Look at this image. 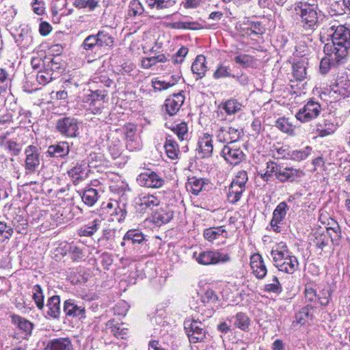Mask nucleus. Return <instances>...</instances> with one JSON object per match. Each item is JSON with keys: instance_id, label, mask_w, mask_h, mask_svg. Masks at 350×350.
<instances>
[{"instance_id": "1", "label": "nucleus", "mask_w": 350, "mask_h": 350, "mask_svg": "<svg viewBox=\"0 0 350 350\" xmlns=\"http://www.w3.org/2000/svg\"><path fill=\"white\" fill-rule=\"evenodd\" d=\"M317 6L315 4L299 2L295 5V11L301 18L306 29H314L318 22Z\"/></svg>"}, {"instance_id": "2", "label": "nucleus", "mask_w": 350, "mask_h": 350, "mask_svg": "<svg viewBox=\"0 0 350 350\" xmlns=\"http://www.w3.org/2000/svg\"><path fill=\"white\" fill-rule=\"evenodd\" d=\"M193 258L200 265H211L218 263H225L230 260L228 254L218 250L204 251L193 253Z\"/></svg>"}, {"instance_id": "3", "label": "nucleus", "mask_w": 350, "mask_h": 350, "mask_svg": "<svg viewBox=\"0 0 350 350\" xmlns=\"http://www.w3.org/2000/svg\"><path fill=\"white\" fill-rule=\"evenodd\" d=\"M327 33L336 45L345 47L347 50L350 48V30L345 26L335 23L327 29Z\"/></svg>"}, {"instance_id": "4", "label": "nucleus", "mask_w": 350, "mask_h": 350, "mask_svg": "<svg viewBox=\"0 0 350 350\" xmlns=\"http://www.w3.org/2000/svg\"><path fill=\"white\" fill-rule=\"evenodd\" d=\"M184 325L191 342H202L206 338L204 325L201 321L188 319L185 321Z\"/></svg>"}, {"instance_id": "5", "label": "nucleus", "mask_w": 350, "mask_h": 350, "mask_svg": "<svg viewBox=\"0 0 350 350\" xmlns=\"http://www.w3.org/2000/svg\"><path fill=\"white\" fill-rule=\"evenodd\" d=\"M327 94L330 99L340 100L349 96L350 94V81L347 79H340L327 90Z\"/></svg>"}, {"instance_id": "6", "label": "nucleus", "mask_w": 350, "mask_h": 350, "mask_svg": "<svg viewBox=\"0 0 350 350\" xmlns=\"http://www.w3.org/2000/svg\"><path fill=\"white\" fill-rule=\"evenodd\" d=\"M221 155L227 162L232 165L240 163L245 157L242 150L235 143L226 145L222 149Z\"/></svg>"}, {"instance_id": "7", "label": "nucleus", "mask_w": 350, "mask_h": 350, "mask_svg": "<svg viewBox=\"0 0 350 350\" xmlns=\"http://www.w3.org/2000/svg\"><path fill=\"white\" fill-rule=\"evenodd\" d=\"M57 131L68 137H76L79 131V123L74 119L66 118L57 121L56 125Z\"/></svg>"}, {"instance_id": "8", "label": "nucleus", "mask_w": 350, "mask_h": 350, "mask_svg": "<svg viewBox=\"0 0 350 350\" xmlns=\"http://www.w3.org/2000/svg\"><path fill=\"white\" fill-rule=\"evenodd\" d=\"M320 111L321 106L318 103L309 101L296 114V118L301 122H308L317 118Z\"/></svg>"}, {"instance_id": "9", "label": "nucleus", "mask_w": 350, "mask_h": 350, "mask_svg": "<svg viewBox=\"0 0 350 350\" xmlns=\"http://www.w3.org/2000/svg\"><path fill=\"white\" fill-rule=\"evenodd\" d=\"M241 131L238 129L226 126L221 127L217 132V140L228 144L235 143L241 137Z\"/></svg>"}, {"instance_id": "10", "label": "nucleus", "mask_w": 350, "mask_h": 350, "mask_svg": "<svg viewBox=\"0 0 350 350\" xmlns=\"http://www.w3.org/2000/svg\"><path fill=\"white\" fill-rule=\"evenodd\" d=\"M271 256L275 267H281V265L282 266L281 262L295 256L291 255L284 243L280 242L273 247L271 251Z\"/></svg>"}, {"instance_id": "11", "label": "nucleus", "mask_w": 350, "mask_h": 350, "mask_svg": "<svg viewBox=\"0 0 350 350\" xmlns=\"http://www.w3.org/2000/svg\"><path fill=\"white\" fill-rule=\"evenodd\" d=\"M323 51L325 55L334 60V62H340L347 55V49L342 46L336 45L331 41L325 44Z\"/></svg>"}, {"instance_id": "12", "label": "nucleus", "mask_w": 350, "mask_h": 350, "mask_svg": "<svg viewBox=\"0 0 350 350\" xmlns=\"http://www.w3.org/2000/svg\"><path fill=\"white\" fill-rule=\"evenodd\" d=\"M137 180L141 185L151 188H159L164 183V180L154 172L140 174Z\"/></svg>"}, {"instance_id": "13", "label": "nucleus", "mask_w": 350, "mask_h": 350, "mask_svg": "<svg viewBox=\"0 0 350 350\" xmlns=\"http://www.w3.org/2000/svg\"><path fill=\"white\" fill-rule=\"evenodd\" d=\"M25 169L29 172H34L40 165V153L37 147L29 146L25 150Z\"/></svg>"}, {"instance_id": "14", "label": "nucleus", "mask_w": 350, "mask_h": 350, "mask_svg": "<svg viewBox=\"0 0 350 350\" xmlns=\"http://www.w3.org/2000/svg\"><path fill=\"white\" fill-rule=\"evenodd\" d=\"M185 96L181 93L174 94L165 100V109L170 116L175 115L182 106Z\"/></svg>"}, {"instance_id": "15", "label": "nucleus", "mask_w": 350, "mask_h": 350, "mask_svg": "<svg viewBox=\"0 0 350 350\" xmlns=\"http://www.w3.org/2000/svg\"><path fill=\"white\" fill-rule=\"evenodd\" d=\"M250 266L253 273L259 279L263 278L267 274V268L262 256L254 254L250 258Z\"/></svg>"}, {"instance_id": "16", "label": "nucleus", "mask_w": 350, "mask_h": 350, "mask_svg": "<svg viewBox=\"0 0 350 350\" xmlns=\"http://www.w3.org/2000/svg\"><path fill=\"white\" fill-rule=\"evenodd\" d=\"M160 200L157 196L149 193H142L136 199V204L141 207V211H146L159 205Z\"/></svg>"}, {"instance_id": "17", "label": "nucleus", "mask_w": 350, "mask_h": 350, "mask_svg": "<svg viewBox=\"0 0 350 350\" xmlns=\"http://www.w3.org/2000/svg\"><path fill=\"white\" fill-rule=\"evenodd\" d=\"M288 210V206L284 202H280L277 206L276 208L273 211V218L271 221V225L273 228H274V230H278V225L284 220Z\"/></svg>"}, {"instance_id": "18", "label": "nucleus", "mask_w": 350, "mask_h": 350, "mask_svg": "<svg viewBox=\"0 0 350 350\" xmlns=\"http://www.w3.org/2000/svg\"><path fill=\"white\" fill-rule=\"evenodd\" d=\"M64 310L67 315L85 317V307L83 304H77L72 300L69 299L64 302Z\"/></svg>"}, {"instance_id": "19", "label": "nucleus", "mask_w": 350, "mask_h": 350, "mask_svg": "<svg viewBox=\"0 0 350 350\" xmlns=\"http://www.w3.org/2000/svg\"><path fill=\"white\" fill-rule=\"evenodd\" d=\"M44 350H72L71 342L68 338H60L49 341Z\"/></svg>"}, {"instance_id": "20", "label": "nucleus", "mask_w": 350, "mask_h": 350, "mask_svg": "<svg viewBox=\"0 0 350 350\" xmlns=\"http://www.w3.org/2000/svg\"><path fill=\"white\" fill-rule=\"evenodd\" d=\"M301 175L302 172L299 170L293 168L282 169L280 166V170L278 172L277 178L282 182L293 181L297 178L300 177Z\"/></svg>"}, {"instance_id": "21", "label": "nucleus", "mask_w": 350, "mask_h": 350, "mask_svg": "<svg viewBox=\"0 0 350 350\" xmlns=\"http://www.w3.org/2000/svg\"><path fill=\"white\" fill-rule=\"evenodd\" d=\"M199 150L203 157H209L213 151L212 137L208 133H204L199 142Z\"/></svg>"}, {"instance_id": "22", "label": "nucleus", "mask_w": 350, "mask_h": 350, "mask_svg": "<svg viewBox=\"0 0 350 350\" xmlns=\"http://www.w3.org/2000/svg\"><path fill=\"white\" fill-rule=\"evenodd\" d=\"M204 236L207 241L213 242L216 239H219L220 237L224 239L227 238L228 233L226 230L222 226H221L205 230Z\"/></svg>"}, {"instance_id": "23", "label": "nucleus", "mask_w": 350, "mask_h": 350, "mask_svg": "<svg viewBox=\"0 0 350 350\" xmlns=\"http://www.w3.org/2000/svg\"><path fill=\"white\" fill-rule=\"evenodd\" d=\"M192 72L202 78L207 70L206 58L204 55H198L191 66Z\"/></svg>"}, {"instance_id": "24", "label": "nucleus", "mask_w": 350, "mask_h": 350, "mask_svg": "<svg viewBox=\"0 0 350 350\" xmlns=\"http://www.w3.org/2000/svg\"><path fill=\"white\" fill-rule=\"evenodd\" d=\"M70 149L67 142H59L57 145L49 147L48 152L53 157H64L69 153Z\"/></svg>"}, {"instance_id": "25", "label": "nucleus", "mask_w": 350, "mask_h": 350, "mask_svg": "<svg viewBox=\"0 0 350 350\" xmlns=\"http://www.w3.org/2000/svg\"><path fill=\"white\" fill-rule=\"evenodd\" d=\"M136 128L134 125H129L126 127V136L127 139V147L131 150L139 148V139L135 134Z\"/></svg>"}, {"instance_id": "26", "label": "nucleus", "mask_w": 350, "mask_h": 350, "mask_svg": "<svg viewBox=\"0 0 350 350\" xmlns=\"http://www.w3.org/2000/svg\"><path fill=\"white\" fill-rule=\"evenodd\" d=\"M46 306L49 308L48 314L53 318H57L60 314V299L59 296H53L49 298Z\"/></svg>"}, {"instance_id": "27", "label": "nucleus", "mask_w": 350, "mask_h": 350, "mask_svg": "<svg viewBox=\"0 0 350 350\" xmlns=\"http://www.w3.org/2000/svg\"><path fill=\"white\" fill-rule=\"evenodd\" d=\"M282 266L276 267L279 271H283L287 273H293L297 269L299 263L295 256L293 258H288L287 260L281 262Z\"/></svg>"}, {"instance_id": "28", "label": "nucleus", "mask_w": 350, "mask_h": 350, "mask_svg": "<svg viewBox=\"0 0 350 350\" xmlns=\"http://www.w3.org/2000/svg\"><path fill=\"white\" fill-rule=\"evenodd\" d=\"M172 217L173 212L167 206L159 208L154 215V219L157 222L167 223Z\"/></svg>"}, {"instance_id": "29", "label": "nucleus", "mask_w": 350, "mask_h": 350, "mask_svg": "<svg viewBox=\"0 0 350 350\" xmlns=\"http://www.w3.org/2000/svg\"><path fill=\"white\" fill-rule=\"evenodd\" d=\"M176 0H146L149 8L157 10L167 9L176 3Z\"/></svg>"}, {"instance_id": "30", "label": "nucleus", "mask_w": 350, "mask_h": 350, "mask_svg": "<svg viewBox=\"0 0 350 350\" xmlns=\"http://www.w3.org/2000/svg\"><path fill=\"white\" fill-rule=\"evenodd\" d=\"M280 170V165L273 161L267 163V167L263 172L260 173L261 178L265 181H268L273 176H278V172Z\"/></svg>"}, {"instance_id": "31", "label": "nucleus", "mask_w": 350, "mask_h": 350, "mask_svg": "<svg viewBox=\"0 0 350 350\" xmlns=\"http://www.w3.org/2000/svg\"><path fill=\"white\" fill-rule=\"evenodd\" d=\"M110 329L111 332L116 337L124 338L129 332V329L126 327L124 323H113V321L110 323Z\"/></svg>"}, {"instance_id": "32", "label": "nucleus", "mask_w": 350, "mask_h": 350, "mask_svg": "<svg viewBox=\"0 0 350 350\" xmlns=\"http://www.w3.org/2000/svg\"><path fill=\"white\" fill-rule=\"evenodd\" d=\"M203 186L204 181L202 180L192 177L189 178L186 187L187 191L194 195H198L202 189Z\"/></svg>"}, {"instance_id": "33", "label": "nucleus", "mask_w": 350, "mask_h": 350, "mask_svg": "<svg viewBox=\"0 0 350 350\" xmlns=\"http://www.w3.org/2000/svg\"><path fill=\"white\" fill-rule=\"evenodd\" d=\"M310 151L311 148L309 146H306L301 150H293L287 153V155L290 157L291 159L297 161H300L306 159L310 154Z\"/></svg>"}, {"instance_id": "34", "label": "nucleus", "mask_w": 350, "mask_h": 350, "mask_svg": "<svg viewBox=\"0 0 350 350\" xmlns=\"http://www.w3.org/2000/svg\"><path fill=\"white\" fill-rule=\"evenodd\" d=\"M306 68L304 62H299L293 66V75L296 80L302 81L306 77Z\"/></svg>"}, {"instance_id": "35", "label": "nucleus", "mask_w": 350, "mask_h": 350, "mask_svg": "<svg viewBox=\"0 0 350 350\" xmlns=\"http://www.w3.org/2000/svg\"><path fill=\"white\" fill-rule=\"evenodd\" d=\"M165 152L169 158L175 159L178 157V148L176 142L171 139H167L165 144Z\"/></svg>"}, {"instance_id": "36", "label": "nucleus", "mask_w": 350, "mask_h": 350, "mask_svg": "<svg viewBox=\"0 0 350 350\" xmlns=\"http://www.w3.org/2000/svg\"><path fill=\"white\" fill-rule=\"evenodd\" d=\"M124 240L131 241L133 244H139L144 240V236L137 230H130L125 234Z\"/></svg>"}, {"instance_id": "37", "label": "nucleus", "mask_w": 350, "mask_h": 350, "mask_svg": "<svg viewBox=\"0 0 350 350\" xmlns=\"http://www.w3.org/2000/svg\"><path fill=\"white\" fill-rule=\"evenodd\" d=\"M12 320L13 322L26 334H29L31 332L33 325L29 321L18 316L13 317Z\"/></svg>"}, {"instance_id": "38", "label": "nucleus", "mask_w": 350, "mask_h": 350, "mask_svg": "<svg viewBox=\"0 0 350 350\" xmlns=\"http://www.w3.org/2000/svg\"><path fill=\"white\" fill-rule=\"evenodd\" d=\"M242 105L235 100H228L226 101L223 105V109L228 115H232L237 113L241 109Z\"/></svg>"}, {"instance_id": "39", "label": "nucleus", "mask_w": 350, "mask_h": 350, "mask_svg": "<svg viewBox=\"0 0 350 350\" xmlns=\"http://www.w3.org/2000/svg\"><path fill=\"white\" fill-rule=\"evenodd\" d=\"M83 201L89 206H92L98 200V193L94 189H86L82 196Z\"/></svg>"}, {"instance_id": "40", "label": "nucleus", "mask_w": 350, "mask_h": 350, "mask_svg": "<svg viewBox=\"0 0 350 350\" xmlns=\"http://www.w3.org/2000/svg\"><path fill=\"white\" fill-rule=\"evenodd\" d=\"M275 126L281 131L290 135H295V128L285 118H280L277 120Z\"/></svg>"}, {"instance_id": "41", "label": "nucleus", "mask_w": 350, "mask_h": 350, "mask_svg": "<svg viewBox=\"0 0 350 350\" xmlns=\"http://www.w3.org/2000/svg\"><path fill=\"white\" fill-rule=\"evenodd\" d=\"M329 240L334 244L338 245L340 237V230L338 225L335 227L325 228L324 229Z\"/></svg>"}, {"instance_id": "42", "label": "nucleus", "mask_w": 350, "mask_h": 350, "mask_svg": "<svg viewBox=\"0 0 350 350\" xmlns=\"http://www.w3.org/2000/svg\"><path fill=\"white\" fill-rule=\"evenodd\" d=\"M244 191L242 187H239L235 185H230L228 194V200L231 203H235L237 202L241 196L243 191Z\"/></svg>"}, {"instance_id": "43", "label": "nucleus", "mask_w": 350, "mask_h": 350, "mask_svg": "<svg viewBox=\"0 0 350 350\" xmlns=\"http://www.w3.org/2000/svg\"><path fill=\"white\" fill-rule=\"evenodd\" d=\"M329 241V237L326 235L324 229L315 232V242L319 248L322 250L323 247L328 245Z\"/></svg>"}, {"instance_id": "44", "label": "nucleus", "mask_w": 350, "mask_h": 350, "mask_svg": "<svg viewBox=\"0 0 350 350\" xmlns=\"http://www.w3.org/2000/svg\"><path fill=\"white\" fill-rule=\"evenodd\" d=\"M143 12L144 8L138 0L131 1L128 10L129 16H135L137 15H141Z\"/></svg>"}, {"instance_id": "45", "label": "nucleus", "mask_w": 350, "mask_h": 350, "mask_svg": "<svg viewBox=\"0 0 350 350\" xmlns=\"http://www.w3.org/2000/svg\"><path fill=\"white\" fill-rule=\"evenodd\" d=\"M98 46H111L113 42V38L105 31H100L96 34Z\"/></svg>"}, {"instance_id": "46", "label": "nucleus", "mask_w": 350, "mask_h": 350, "mask_svg": "<svg viewBox=\"0 0 350 350\" xmlns=\"http://www.w3.org/2000/svg\"><path fill=\"white\" fill-rule=\"evenodd\" d=\"M336 129V124H334L332 122H327L326 121L325 123V128L317 129L318 136L324 137L328 135H331L335 133Z\"/></svg>"}, {"instance_id": "47", "label": "nucleus", "mask_w": 350, "mask_h": 350, "mask_svg": "<svg viewBox=\"0 0 350 350\" xmlns=\"http://www.w3.org/2000/svg\"><path fill=\"white\" fill-rule=\"evenodd\" d=\"M172 131L178 136L180 140H184L187 137V125L185 122H181L172 129Z\"/></svg>"}, {"instance_id": "48", "label": "nucleus", "mask_w": 350, "mask_h": 350, "mask_svg": "<svg viewBox=\"0 0 350 350\" xmlns=\"http://www.w3.org/2000/svg\"><path fill=\"white\" fill-rule=\"evenodd\" d=\"M36 79L40 84L45 85L52 80V71L51 70H40L37 74Z\"/></svg>"}, {"instance_id": "49", "label": "nucleus", "mask_w": 350, "mask_h": 350, "mask_svg": "<svg viewBox=\"0 0 350 350\" xmlns=\"http://www.w3.org/2000/svg\"><path fill=\"white\" fill-rule=\"evenodd\" d=\"M236 63L241 65L245 68L251 67L254 65V58L249 55H240L234 59Z\"/></svg>"}, {"instance_id": "50", "label": "nucleus", "mask_w": 350, "mask_h": 350, "mask_svg": "<svg viewBox=\"0 0 350 350\" xmlns=\"http://www.w3.org/2000/svg\"><path fill=\"white\" fill-rule=\"evenodd\" d=\"M247 180V175L246 172L240 171L237 173L235 178L231 183V185H235L239 187H242V189H245V185Z\"/></svg>"}, {"instance_id": "51", "label": "nucleus", "mask_w": 350, "mask_h": 350, "mask_svg": "<svg viewBox=\"0 0 350 350\" xmlns=\"http://www.w3.org/2000/svg\"><path fill=\"white\" fill-rule=\"evenodd\" d=\"M234 324L239 328L245 330L249 325V319L243 313H238L236 316Z\"/></svg>"}, {"instance_id": "52", "label": "nucleus", "mask_w": 350, "mask_h": 350, "mask_svg": "<svg viewBox=\"0 0 350 350\" xmlns=\"http://www.w3.org/2000/svg\"><path fill=\"white\" fill-rule=\"evenodd\" d=\"M317 298L319 303L322 306L327 305L329 302V298L331 295L330 288L329 286L323 288L319 294H317Z\"/></svg>"}, {"instance_id": "53", "label": "nucleus", "mask_w": 350, "mask_h": 350, "mask_svg": "<svg viewBox=\"0 0 350 350\" xmlns=\"http://www.w3.org/2000/svg\"><path fill=\"white\" fill-rule=\"evenodd\" d=\"M33 299L37 306L40 309H42L44 306L43 295L41 288L39 285H35L33 286Z\"/></svg>"}, {"instance_id": "54", "label": "nucleus", "mask_w": 350, "mask_h": 350, "mask_svg": "<svg viewBox=\"0 0 350 350\" xmlns=\"http://www.w3.org/2000/svg\"><path fill=\"white\" fill-rule=\"evenodd\" d=\"M338 62H334L333 59H331L330 57L325 55V57H323L320 63V70L321 73L325 74L328 72L329 69L332 66H335Z\"/></svg>"}, {"instance_id": "55", "label": "nucleus", "mask_w": 350, "mask_h": 350, "mask_svg": "<svg viewBox=\"0 0 350 350\" xmlns=\"http://www.w3.org/2000/svg\"><path fill=\"white\" fill-rule=\"evenodd\" d=\"M230 70L228 66L220 65L213 73L215 79L230 77Z\"/></svg>"}, {"instance_id": "56", "label": "nucleus", "mask_w": 350, "mask_h": 350, "mask_svg": "<svg viewBox=\"0 0 350 350\" xmlns=\"http://www.w3.org/2000/svg\"><path fill=\"white\" fill-rule=\"evenodd\" d=\"M101 220L94 219L91 226L85 227L81 232L83 236H91L92 235L98 228Z\"/></svg>"}, {"instance_id": "57", "label": "nucleus", "mask_w": 350, "mask_h": 350, "mask_svg": "<svg viewBox=\"0 0 350 350\" xmlns=\"http://www.w3.org/2000/svg\"><path fill=\"white\" fill-rule=\"evenodd\" d=\"M96 45H98L96 35H91L88 36L83 41V46L85 50H91Z\"/></svg>"}, {"instance_id": "58", "label": "nucleus", "mask_w": 350, "mask_h": 350, "mask_svg": "<svg viewBox=\"0 0 350 350\" xmlns=\"http://www.w3.org/2000/svg\"><path fill=\"white\" fill-rule=\"evenodd\" d=\"M176 82V80H174L172 82H166L165 81L155 80L152 81V86L154 89L157 90H166L168 88L174 85Z\"/></svg>"}, {"instance_id": "59", "label": "nucleus", "mask_w": 350, "mask_h": 350, "mask_svg": "<svg viewBox=\"0 0 350 350\" xmlns=\"http://www.w3.org/2000/svg\"><path fill=\"white\" fill-rule=\"evenodd\" d=\"M265 289L274 293H278L281 291L280 284L276 276H273L271 281L265 285Z\"/></svg>"}, {"instance_id": "60", "label": "nucleus", "mask_w": 350, "mask_h": 350, "mask_svg": "<svg viewBox=\"0 0 350 350\" xmlns=\"http://www.w3.org/2000/svg\"><path fill=\"white\" fill-rule=\"evenodd\" d=\"M310 313V308L308 307H306L302 308L297 314H296V321L298 324L304 325L306 319H308Z\"/></svg>"}, {"instance_id": "61", "label": "nucleus", "mask_w": 350, "mask_h": 350, "mask_svg": "<svg viewBox=\"0 0 350 350\" xmlns=\"http://www.w3.org/2000/svg\"><path fill=\"white\" fill-rule=\"evenodd\" d=\"M69 175L76 179L81 178L83 174V167L81 165H77L68 172Z\"/></svg>"}, {"instance_id": "62", "label": "nucleus", "mask_w": 350, "mask_h": 350, "mask_svg": "<svg viewBox=\"0 0 350 350\" xmlns=\"http://www.w3.org/2000/svg\"><path fill=\"white\" fill-rule=\"evenodd\" d=\"M305 295L306 298L310 301H312L317 298V291L310 285H308L305 289Z\"/></svg>"}, {"instance_id": "63", "label": "nucleus", "mask_w": 350, "mask_h": 350, "mask_svg": "<svg viewBox=\"0 0 350 350\" xmlns=\"http://www.w3.org/2000/svg\"><path fill=\"white\" fill-rule=\"evenodd\" d=\"M148 59L150 60V65L152 67L158 63L165 62L167 58L164 54H159L157 55L148 57Z\"/></svg>"}, {"instance_id": "64", "label": "nucleus", "mask_w": 350, "mask_h": 350, "mask_svg": "<svg viewBox=\"0 0 350 350\" xmlns=\"http://www.w3.org/2000/svg\"><path fill=\"white\" fill-rule=\"evenodd\" d=\"M12 233L13 230L11 227L0 221V234H3L5 239H8L12 236Z\"/></svg>"}]
</instances>
